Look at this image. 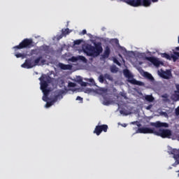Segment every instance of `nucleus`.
<instances>
[{
  "instance_id": "f257e3e1",
  "label": "nucleus",
  "mask_w": 179,
  "mask_h": 179,
  "mask_svg": "<svg viewBox=\"0 0 179 179\" xmlns=\"http://www.w3.org/2000/svg\"><path fill=\"white\" fill-rule=\"evenodd\" d=\"M40 80V89L42 90L43 94V101H47L48 99V94H50V90L48 89V84L51 83V78L50 76L43 74L41 77L39 78Z\"/></svg>"
},
{
  "instance_id": "f03ea898",
  "label": "nucleus",
  "mask_w": 179,
  "mask_h": 179,
  "mask_svg": "<svg viewBox=\"0 0 179 179\" xmlns=\"http://www.w3.org/2000/svg\"><path fill=\"white\" fill-rule=\"evenodd\" d=\"M94 45L92 46L90 44L85 45L84 52L88 57H97L102 52L103 48L101 43H95Z\"/></svg>"
},
{
  "instance_id": "7ed1b4c3",
  "label": "nucleus",
  "mask_w": 179,
  "mask_h": 179,
  "mask_svg": "<svg viewBox=\"0 0 179 179\" xmlns=\"http://www.w3.org/2000/svg\"><path fill=\"white\" fill-rule=\"evenodd\" d=\"M124 2L129 4L130 6L138 7V6H144L148 7L150 6L152 2L150 0H123Z\"/></svg>"
},
{
  "instance_id": "20e7f679",
  "label": "nucleus",
  "mask_w": 179,
  "mask_h": 179,
  "mask_svg": "<svg viewBox=\"0 0 179 179\" xmlns=\"http://www.w3.org/2000/svg\"><path fill=\"white\" fill-rule=\"evenodd\" d=\"M34 46V42L31 38H24L18 45L14 46V50L17 52L18 50L24 48H31Z\"/></svg>"
},
{
  "instance_id": "39448f33",
  "label": "nucleus",
  "mask_w": 179,
  "mask_h": 179,
  "mask_svg": "<svg viewBox=\"0 0 179 179\" xmlns=\"http://www.w3.org/2000/svg\"><path fill=\"white\" fill-rule=\"evenodd\" d=\"M123 74L124 77L127 78L128 82L134 85H138V86H144L145 84L141 82V81H138L136 80L134 78V76L129 72L128 69H124L123 70Z\"/></svg>"
},
{
  "instance_id": "423d86ee",
  "label": "nucleus",
  "mask_w": 179,
  "mask_h": 179,
  "mask_svg": "<svg viewBox=\"0 0 179 179\" xmlns=\"http://www.w3.org/2000/svg\"><path fill=\"white\" fill-rule=\"evenodd\" d=\"M155 135L160 136L162 138H171V131L169 129H159V131H155Z\"/></svg>"
},
{
  "instance_id": "0eeeda50",
  "label": "nucleus",
  "mask_w": 179,
  "mask_h": 179,
  "mask_svg": "<svg viewBox=\"0 0 179 179\" xmlns=\"http://www.w3.org/2000/svg\"><path fill=\"white\" fill-rule=\"evenodd\" d=\"M157 74L161 78H164L166 80H170L171 78H173V74L171 73V70H162L160 69L157 71Z\"/></svg>"
},
{
  "instance_id": "6e6552de",
  "label": "nucleus",
  "mask_w": 179,
  "mask_h": 179,
  "mask_svg": "<svg viewBox=\"0 0 179 179\" xmlns=\"http://www.w3.org/2000/svg\"><path fill=\"white\" fill-rule=\"evenodd\" d=\"M155 128L150 127H141L138 128V130L136 131V134H155Z\"/></svg>"
},
{
  "instance_id": "1a4fd4ad",
  "label": "nucleus",
  "mask_w": 179,
  "mask_h": 179,
  "mask_svg": "<svg viewBox=\"0 0 179 179\" xmlns=\"http://www.w3.org/2000/svg\"><path fill=\"white\" fill-rule=\"evenodd\" d=\"M21 66L24 69H30L36 66L34 65V63L31 61V59H27L25 60L24 63L21 65Z\"/></svg>"
},
{
  "instance_id": "9d476101",
  "label": "nucleus",
  "mask_w": 179,
  "mask_h": 179,
  "mask_svg": "<svg viewBox=\"0 0 179 179\" xmlns=\"http://www.w3.org/2000/svg\"><path fill=\"white\" fill-rule=\"evenodd\" d=\"M147 59L148 62H151V64L157 67H159L162 64V62L154 57H147Z\"/></svg>"
},
{
  "instance_id": "9b49d317",
  "label": "nucleus",
  "mask_w": 179,
  "mask_h": 179,
  "mask_svg": "<svg viewBox=\"0 0 179 179\" xmlns=\"http://www.w3.org/2000/svg\"><path fill=\"white\" fill-rule=\"evenodd\" d=\"M42 56L38 57V58H36L34 62V66H44L45 64V60L42 59Z\"/></svg>"
},
{
  "instance_id": "f8f14e48",
  "label": "nucleus",
  "mask_w": 179,
  "mask_h": 179,
  "mask_svg": "<svg viewBox=\"0 0 179 179\" xmlns=\"http://www.w3.org/2000/svg\"><path fill=\"white\" fill-rule=\"evenodd\" d=\"M150 125L151 127H155L156 128H161V127H168L169 124L167 123H162L160 122H150Z\"/></svg>"
},
{
  "instance_id": "ddd939ff",
  "label": "nucleus",
  "mask_w": 179,
  "mask_h": 179,
  "mask_svg": "<svg viewBox=\"0 0 179 179\" xmlns=\"http://www.w3.org/2000/svg\"><path fill=\"white\" fill-rule=\"evenodd\" d=\"M110 49L109 46H106L105 48V51H103V54L102 55V57L103 59H106L110 57Z\"/></svg>"
},
{
  "instance_id": "4468645a",
  "label": "nucleus",
  "mask_w": 179,
  "mask_h": 179,
  "mask_svg": "<svg viewBox=\"0 0 179 179\" xmlns=\"http://www.w3.org/2000/svg\"><path fill=\"white\" fill-rule=\"evenodd\" d=\"M143 99L150 103H152L153 101H155V97H153L152 95H145V96L143 97Z\"/></svg>"
},
{
  "instance_id": "2eb2a0df",
  "label": "nucleus",
  "mask_w": 179,
  "mask_h": 179,
  "mask_svg": "<svg viewBox=\"0 0 179 179\" xmlns=\"http://www.w3.org/2000/svg\"><path fill=\"white\" fill-rule=\"evenodd\" d=\"M59 67H60L61 69L64 70V71L71 70V69H72L71 65H69V64L66 65V64H64L62 63L59 64Z\"/></svg>"
},
{
  "instance_id": "dca6fc26",
  "label": "nucleus",
  "mask_w": 179,
  "mask_h": 179,
  "mask_svg": "<svg viewBox=\"0 0 179 179\" xmlns=\"http://www.w3.org/2000/svg\"><path fill=\"white\" fill-rule=\"evenodd\" d=\"M143 76H144V78H147L148 80H155V78L152 77V74L148 72H144Z\"/></svg>"
},
{
  "instance_id": "f3484780",
  "label": "nucleus",
  "mask_w": 179,
  "mask_h": 179,
  "mask_svg": "<svg viewBox=\"0 0 179 179\" xmlns=\"http://www.w3.org/2000/svg\"><path fill=\"white\" fill-rule=\"evenodd\" d=\"M59 97V95H56L54 98L53 101L46 102L45 108H49L51 106L54 104V101H56Z\"/></svg>"
},
{
  "instance_id": "a211bd4d",
  "label": "nucleus",
  "mask_w": 179,
  "mask_h": 179,
  "mask_svg": "<svg viewBox=\"0 0 179 179\" xmlns=\"http://www.w3.org/2000/svg\"><path fill=\"white\" fill-rule=\"evenodd\" d=\"M169 155H174V157L179 158V150L175 148L171 149L169 151Z\"/></svg>"
},
{
  "instance_id": "6ab92c4d",
  "label": "nucleus",
  "mask_w": 179,
  "mask_h": 179,
  "mask_svg": "<svg viewBox=\"0 0 179 179\" xmlns=\"http://www.w3.org/2000/svg\"><path fill=\"white\" fill-rule=\"evenodd\" d=\"M171 59H173L174 62H176V61L179 59V52H174L173 55H171Z\"/></svg>"
},
{
  "instance_id": "aec40b11",
  "label": "nucleus",
  "mask_w": 179,
  "mask_h": 179,
  "mask_svg": "<svg viewBox=\"0 0 179 179\" xmlns=\"http://www.w3.org/2000/svg\"><path fill=\"white\" fill-rule=\"evenodd\" d=\"M102 131H103L101 129L100 127L96 126L95 130H94V134H96V135L99 136V135H101Z\"/></svg>"
},
{
  "instance_id": "412c9836",
  "label": "nucleus",
  "mask_w": 179,
  "mask_h": 179,
  "mask_svg": "<svg viewBox=\"0 0 179 179\" xmlns=\"http://www.w3.org/2000/svg\"><path fill=\"white\" fill-rule=\"evenodd\" d=\"M171 99L173 101H179V94H178V92H175L172 96H171Z\"/></svg>"
},
{
  "instance_id": "4be33fe9",
  "label": "nucleus",
  "mask_w": 179,
  "mask_h": 179,
  "mask_svg": "<svg viewBox=\"0 0 179 179\" xmlns=\"http://www.w3.org/2000/svg\"><path fill=\"white\" fill-rule=\"evenodd\" d=\"M103 78L109 81H113V77L110 74H103Z\"/></svg>"
},
{
  "instance_id": "5701e85b",
  "label": "nucleus",
  "mask_w": 179,
  "mask_h": 179,
  "mask_svg": "<svg viewBox=\"0 0 179 179\" xmlns=\"http://www.w3.org/2000/svg\"><path fill=\"white\" fill-rule=\"evenodd\" d=\"M98 127H100V129L103 131V132H107L108 129V127L106 124H103V125H97Z\"/></svg>"
},
{
  "instance_id": "b1692460",
  "label": "nucleus",
  "mask_w": 179,
  "mask_h": 179,
  "mask_svg": "<svg viewBox=\"0 0 179 179\" xmlns=\"http://www.w3.org/2000/svg\"><path fill=\"white\" fill-rule=\"evenodd\" d=\"M161 57L166 58V59L171 60V56L168 53H162L161 54Z\"/></svg>"
},
{
  "instance_id": "393cba45",
  "label": "nucleus",
  "mask_w": 179,
  "mask_h": 179,
  "mask_svg": "<svg viewBox=\"0 0 179 179\" xmlns=\"http://www.w3.org/2000/svg\"><path fill=\"white\" fill-rule=\"evenodd\" d=\"M62 34H63V35H64V36H66V35H68V34H69L71 33V32L69 31V28L62 29Z\"/></svg>"
},
{
  "instance_id": "a878e982",
  "label": "nucleus",
  "mask_w": 179,
  "mask_h": 179,
  "mask_svg": "<svg viewBox=\"0 0 179 179\" xmlns=\"http://www.w3.org/2000/svg\"><path fill=\"white\" fill-rule=\"evenodd\" d=\"M15 57L16 58H20L24 59L26 57V55L24 53H15Z\"/></svg>"
},
{
  "instance_id": "bb28decb",
  "label": "nucleus",
  "mask_w": 179,
  "mask_h": 179,
  "mask_svg": "<svg viewBox=\"0 0 179 179\" xmlns=\"http://www.w3.org/2000/svg\"><path fill=\"white\" fill-rule=\"evenodd\" d=\"M110 71L112 73H116L117 72V68L116 67V66H111Z\"/></svg>"
},
{
  "instance_id": "cd10ccee",
  "label": "nucleus",
  "mask_w": 179,
  "mask_h": 179,
  "mask_svg": "<svg viewBox=\"0 0 179 179\" xmlns=\"http://www.w3.org/2000/svg\"><path fill=\"white\" fill-rule=\"evenodd\" d=\"M78 59L83 61V62H84L85 64L87 63V59L84 56L78 57Z\"/></svg>"
},
{
  "instance_id": "c85d7f7f",
  "label": "nucleus",
  "mask_w": 179,
  "mask_h": 179,
  "mask_svg": "<svg viewBox=\"0 0 179 179\" xmlns=\"http://www.w3.org/2000/svg\"><path fill=\"white\" fill-rule=\"evenodd\" d=\"M104 76L103 75H100L99 77V81L100 83H104Z\"/></svg>"
},
{
  "instance_id": "c756f323",
  "label": "nucleus",
  "mask_w": 179,
  "mask_h": 179,
  "mask_svg": "<svg viewBox=\"0 0 179 179\" xmlns=\"http://www.w3.org/2000/svg\"><path fill=\"white\" fill-rule=\"evenodd\" d=\"M113 62L115 64H117L118 66H121L122 64L120 63L119 60L117 59V58L113 59Z\"/></svg>"
},
{
  "instance_id": "7c9ffc66",
  "label": "nucleus",
  "mask_w": 179,
  "mask_h": 179,
  "mask_svg": "<svg viewBox=\"0 0 179 179\" xmlns=\"http://www.w3.org/2000/svg\"><path fill=\"white\" fill-rule=\"evenodd\" d=\"M76 82L78 84L83 82V78L81 77H77Z\"/></svg>"
},
{
  "instance_id": "2f4dec72",
  "label": "nucleus",
  "mask_w": 179,
  "mask_h": 179,
  "mask_svg": "<svg viewBox=\"0 0 179 179\" xmlns=\"http://www.w3.org/2000/svg\"><path fill=\"white\" fill-rule=\"evenodd\" d=\"M78 60V57H72L70 59V61H71V62H76Z\"/></svg>"
},
{
  "instance_id": "473e14b6",
  "label": "nucleus",
  "mask_w": 179,
  "mask_h": 179,
  "mask_svg": "<svg viewBox=\"0 0 179 179\" xmlns=\"http://www.w3.org/2000/svg\"><path fill=\"white\" fill-rule=\"evenodd\" d=\"M81 43H83V41L80 40V39L76 40V41H74V44H75L76 45H78L81 44Z\"/></svg>"
},
{
  "instance_id": "72a5a7b5",
  "label": "nucleus",
  "mask_w": 179,
  "mask_h": 179,
  "mask_svg": "<svg viewBox=\"0 0 179 179\" xmlns=\"http://www.w3.org/2000/svg\"><path fill=\"white\" fill-rule=\"evenodd\" d=\"M68 86H69V87H76V85L74 83L69 82Z\"/></svg>"
},
{
  "instance_id": "f704fd0d",
  "label": "nucleus",
  "mask_w": 179,
  "mask_h": 179,
  "mask_svg": "<svg viewBox=\"0 0 179 179\" xmlns=\"http://www.w3.org/2000/svg\"><path fill=\"white\" fill-rule=\"evenodd\" d=\"M110 104V102L108 100H105V101H103V106H108Z\"/></svg>"
},
{
  "instance_id": "c9c22d12",
  "label": "nucleus",
  "mask_w": 179,
  "mask_h": 179,
  "mask_svg": "<svg viewBox=\"0 0 179 179\" xmlns=\"http://www.w3.org/2000/svg\"><path fill=\"white\" fill-rule=\"evenodd\" d=\"M78 84L80 85L82 87H87V83L84 82V81H83Z\"/></svg>"
},
{
  "instance_id": "e433bc0d",
  "label": "nucleus",
  "mask_w": 179,
  "mask_h": 179,
  "mask_svg": "<svg viewBox=\"0 0 179 179\" xmlns=\"http://www.w3.org/2000/svg\"><path fill=\"white\" fill-rule=\"evenodd\" d=\"M176 89H177V90H176L174 92L179 94V84L176 85Z\"/></svg>"
},
{
  "instance_id": "4c0bfd02",
  "label": "nucleus",
  "mask_w": 179,
  "mask_h": 179,
  "mask_svg": "<svg viewBox=\"0 0 179 179\" xmlns=\"http://www.w3.org/2000/svg\"><path fill=\"white\" fill-rule=\"evenodd\" d=\"M64 36H66V35H64L63 34H61V35H59V36H57V39H58V40L62 39V38H63Z\"/></svg>"
},
{
  "instance_id": "58836bf2",
  "label": "nucleus",
  "mask_w": 179,
  "mask_h": 179,
  "mask_svg": "<svg viewBox=\"0 0 179 179\" xmlns=\"http://www.w3.org/2000/svg\"><path fill=\"white\" fill-rule=\"evenodd\" d=\"M36 50H31L30 52L31 55H36Z\"/></svg>"
},
{
  "instance_id": "ea45409f",
  "label": "nucleus",
  "mask_w": 179,
  "mask_h": 179,
  "mask_svg": "<svg viewBox=\"0 0 179 179\" xmlns=\"http://www.w3.org/2000/svg\"><path fill=\"white\" fill-rule=\"evenodd\" d=\"M152 105L150 104L147 106V108H145V109H147L148 110H150V109H152Z\"/></svg>"
},
{
  "instance_id": "a19ab883",
  "label": "nucleus",
  "mask_w": 179,
  "mask_h": 179,
  "mask_svg": "<svg viewBox=\"0 0 179 179\" xmlns=\"http://www.w3.org/2000/svg\"><path fill=\"white\" fill-rule=\"evenodd\" d=\"M83 97H80V96L76 97V101H83Z\"/></svg>"
},
{
  "instance_id": "79ce46f5",
  "label": "nucleus",
  "mask_w": 179,
  "mask_h": 179,
  "mask_svg": "<svg viewBox=\"0 0 179 179\" xmlns=\"http://www.w3.org/2000/svg\"><path fill=\"white\" fill-rule=\"evenodd\" d=\"M175 113L176 115H179V107H178L177 109H176Z\"/></svg>"
},
{
  "instance_id": "37998d69",
  "label": "nucleus",
  "mask_w": 179,
  "mask_h": 179,
  "mask_svg": "<svg viewBox=\"0 0 179 179\" xmlns=\"http://www.w3.org/2000/svg\"><path fill=\"white\" fill-rule=\"evenodd\" d=\"M178 164H179V160H176L175 163L173 164V166H176Z\"/></svg>"
},
{
  "instance_id": "c03bdc74",
  "label": "nucleus",
  "mask_w": 179,
  "mask_h": 179,
  "mask_svg": "<svg viewBox=\"0 0 179 179\" xmlns=\"http://www.w3.org/2000/svg\"><path fill=\"white\" fill-rule=\"evenodd\" d=\"M85 93H90V92H92V89H90V88H87V90H85Z\"/></svg>"
},
{
  "instance_id": "a18cd8bd",
  "label": "nucleus",
  "mask_w": 179,
  "mask_h": 179,
  "mask_svg": "<svg viewBox=\"0 0 179 179\" xmlns=\"http://www.w3.org/2000/svg\"><path fill=\"white\" fill-rule=\"evenodd\" d=\"M86 34H87V30L86 29H84V30L82 31V34L83 35H85Z\"/></svg>"
},
{
  "instance_id": "49530a36",
  "label": "nucleus",
  "mask_w": 179,
  "mask_h": 179,
  "mask_svg": "<svg viewBox=\"0 0 179 179\" xmlns=\"http://www.w3.org/2000/svg\"><path fill=\"white\" fill-rule=\"evenodd\" d=\"M60 94H65V91L64 90H60Z\"/></svg>"
},
{
  "instance_id": "de8ad7c7",
  "label": "nucleus",
  "mask_w": 179,
  "mask_h": 179,
  "mask_svg": "<svg viewBox=\"0 0 179 179\" xmlns=\"http://www.w3.org/2000/svg\"><path fill=\"white\" fill-rule=\"evenodd\" d=\"M150 1H151V2H153V3H156L159 1V0H150Z\"/></svg>"
},
{
  "instance_id": "09e8293b",
  "label": "nucleus",
  "mask_w": 179,
  "mask_h": 179,
  "mask_svg": "<svg viewBox=\"0 0 179 179\" xmlns=\"http://www.w3.org/2000/svg\"><path fill=\"white\" fill-rule=\"evenodd\" d=\"M115 44H119V41L117 39H115Z\"/></svg>"
},
{
  "instance_id": "8fccbe9b",
  "label": "nucleus",
  "mask_w": 179,
  "mask_h": 179,
  "mask_svg": "<svg viewBox=\"0 0 179 179\" xmlns=\"http://www.w3.org/2000/svg\"><path fill=\"white\" fill-rule=\"evenodd\" d=\"M176 50L179 51V46L178 47H176Z\"/></svg>"
},
{
  "instance_id": "3c124183",
  "label": "nucleus",
  "mask_w": 179,
  "mask_h": 179,
  "mask_svg": "<svg viewBox=\"0 0 179 179\" xmlns=\"http://www.w3.org/2000/svg\"><path fill=\"white\" fill-rule=\"evenodd\" d=\"M120 113H121V114H123V113H124V111H123V110H120Z\"/></svg>"
},
{
  "instance_id": "603ef678",
  "label": "nucleus",
  "mask_w": 179,
  "mask_h": 179,
  "mask_svg": "<svg viewBox=\"0 0 179 179\" xmlns=\"http://www.w3.org/2000/svg\"><path fill=\"white\" fill-rule=\"evenodd\" d=\"M178 44H179V36H178Z\"/></svg>"
},
{
  "instance_id": "864d4df0",
  "label": "nucleus",
  "mask_w": 179,
  "mask_h": 179,
  "mask_svg": "<svg viewBox=\"0 0 179 179\" xmlns=\"http://www.w3.org/2000/svg\"><path fill=\"white\" fill-rule=\"evenodd\" d=\"M64 81L62 80V84H64Z\"/></svg>"
},
{
  "instance_id": "5fc2aeb1",
  "label": "nucleus",
  "mask_w": 179,
  "mask_h": 179,
  "mask_svg": "<svg viewBox=\"0 0 179 179\" xmlns=\"http://www.w3.org/2000/svg\"><path fill=\"white\" fill-rule=\"evenodd\" d=\"M178 158H179V153H178Z\"/></svg>"
}]
</instances>
